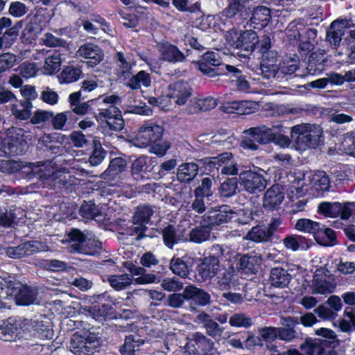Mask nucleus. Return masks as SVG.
Wrapping results in <instances>:
<instances>
[{"mask_svg": "<svg viewBox=\"0 0 355 355\" xmlns=\"http://www.w3.org/2000/svg\"><path fill=\"white\" fill-rule=\"evenodd\" d=\"M291 137L297 150L315 148L323 143V130L320 125L301 123L291 128Z\"/></svg>", "mask_w": 355, "mask_h": 355, "instance_id": "f257e3e1", "label": "nucleus"}, {"mask_svg": "<svg viewBox=\"0 0 355 355\" xmlns=\"http://www.w3.org/2000/svg\"><path fill=\"white\" fill-rule=\"evenodd\" d=\"M153 213L154 210L150 205L138 206L132 218V225L127 227L126 233L130 236L136 235L137 241L145 237L146 224L149 223Z\"/></svg>", "mask_w": 355, "mask_h": 355, "instance_id": "f03ea898", "label": "nucleus"}, {"mask_svg": "<svg viewBox=\"0 0 355 355\" xmlns=\"http://www.w3.org/2000/svg\"><path fill=\"white\" fill-rule=\"evenodd\" d=\"M239 184L246 192L257 194L263 191L267 180L260 173L252 170H243L239 174Z\"/></svg>", "mask_w": 355, "mask_h": 355, "instance_id": "7ed1b4c3", "label": "nucleus"}, {"mask_svg": "<svg viewBox=\"0 0 355 355\" xmlns=\"http://www.w3.org/2000/svg\"><path fill=\"white\" fill-rule=\"evenodd\" d=\"M164 132L163 128L154 123H148L141 126L134 139L135 145L144 148L160 140Z\"/></svg>", "mask_w": 355, "mask_h": 355, "instance_id": "20e7f679", "label": "nucleus"}, {"mask_svg": "<svg viewBox=\"0 0 355 355\" xmlns=\"http://www.w3.org/2000/svg\"><path fill=\"white\" fill-rule=\"evenodd\" d=\"M235 212L230 206L224 205L211 208L202 216V220L207 226L222 225L231 221Z\"/></svg>", "mask_w": 355, "mask_h": 355, "instance_id": "39448f33", "label": "nucleus"}, {"mask_svg": "<svg viewBox=\"0 0 355 355\" xmlns=\"http://www.w3.org/2000/svg\"><path fill=\"white\" fill-rule=\"evenodd\" d=\"M69 238V251L72 253H82L93 255L94 250H92L89 245L94 244L96 248L101 247L98 241H87L85 235L78 229H72L68 234Z\"/></svg>", "mask_w": 355, "mask_h": 355, "instance_id": "423d86ee", "label": "nucleus"}, {"mask_svg": "<svg viewBox=\"0 0 355 355\" xmlns=\"http://www.w3.org/2000/svg\"><path fill=\"white\" fill-rule=\"evenodd\" d=\"M227 6L222 11L223 17L232 19L238 17L240 19H248L250 7L257 3V0H227Z\"/></svg>", "mask_w": 355, "mask_h": 355, "instance_id": "0eeeda50", "label": "nucleus"}, {"mask_svg": "<svg viewBox=\"0 0 355 355\" xmlns=\"http://www.w3.org/2000/svg\"><path fill=\"white\" fill-rule=\"evenodd\" d=\"M271 19L270 9L264 6L250 7L248 13V19H240L241 22H247L249 27L261 28L266 27Z\"/></svg>", "mask_w": 355, "mask_h": 355, "instance_id": "6e6552de", "label": "nucleus"}, {"mask_svg": "<svg viewBox=\"0 0 355 355\" xmlns=\"http://www.w3.org/2000/svg\"><path fill=\"white\" fill-rule=\"evenodd\" d=\"M223 266L216 256H207L200 260L197 272L202 282L211 281Z\"/></svg>", "mask_w": 355, "mask_h": 355, "instance_id": "1a4fd4ad", "label": "nucleus"}, {"mask_svg": "<svg viewBox=\"0 0 355 355\" xmlns=\"http://www.w3.org/2000/svg\"><path fill=\"white\" fill-rule=\"evenodd\" d=\"M119 100V98L117 96L111 95L105 96L101 101H99L98 105L100 107L98 114L95 116L96 120L101 123H106L110 119L119 115L120 110L114 105Z\"/></svg>", "mask_w": 355, "mask_h": 355, "instance_id": "9d476101", "label": "nucleus"}, {"mask_svg": "<svg viewBox=\"0 0 355 355\" xmlns=\"http://www.w3.org/2000/svg\"><path fill=\"white\" fill-rule=\"evenodd\" d=\"M11 143H8L10 153L18 155L23 153L27 147L28 140H31L30 132H26L24 130L18 128H11L9 129Z\"/></svg>", "mask_w": 355, "mask_h": 355, "instance_id": "9b49d317", "label": "nucleus"}, {"mask_svg": "<svg viewBox=\"0 0 355 355\" xmlns=\"http://www.w3.org/2000/svg\"><path fill=\"white\" fill-rule=\"evenodd\" d=\"M170 98L174 99L178 105H184L187 103L192 94L191 85L184 81H178L168 86Z\"/></svg>", "mask_w": 355, "mask_h": 355, "instance_id": "f8f14e48", "label": "nucleus"}, {"mask_svg": "<svg viewBox=\"0 0 355 355\" xmlns=\"http://www.w3.org/2000/svg\"><path fill=\"white\" fill-rule=\"evenodd\" d=\"M76 55L87 60L86 62L91 67L98 64L103 58L101 49L92 43L81 45L76 52Z\"/></svg>", "mask_w": 355, "mask_h": 355, "instance_id": "ddd939ff", "label": "nucleus"}, {"mask_svg": "<svg viewBox=\"0 0 355 355\" xmlns=\"http://www.w3.org/2000/svg\"><path fill=\"white\" fill-rule=\"evenodd\" d=\"M349 22L345 19L335 20L327 30L326 40L330 46L336 49L340 44L343 29L348 26Z\"/></svg>", "mask_w": 355, "mask_h": 355, "instance_id": "4468645a", "label": "nucleus"}, {"mask_svg": "<svg viewBox=\"0 0 355 355\" xmlns=\"http://www.w3.org/2000/svg\"><path fill=\"white\" fill-rule=\"evenodd\" d=\"M284 198L283 189L279 184L271 186L265 193L263 206L269 210L276 209Z\"/></svg>", "mask_w": 355, "mask_h": 355, "instance_id": "2eb2a0df", "label": "nucleus"}, {"mask_svg": "<svg viewBox=\"0 0 355 355\" xmlns=\"http://www.w3.org/2000/svg\"><path fill=\"white\" fill-rule=\"evenodd\" d=\"M259 257L257 255L238 256L236 263L237 271L244 275H254L259 270Z\"/></svg>", "mask_w": 355, "mask_h": 355, "instance_id": "dca6fc26", "label": "nucleus"}, {"mask_svg": "<svg viewBox=\"0 0 355 355\" xmlns=\"http://www.w3.org/2000/svg\"><path fill=\"white\" fill-rule=\"evenodd\" d=\"M234 270L232 268H226L224 266L210 281L213 287L220 291L228 290L234 284Z\"/></svg>", "mask_w": 355, "mask_h": 355, "instance_id": "f3484780", "label": "nucleus"}, {"mask_svg": "<svg viewBox=\"0 0 355 355\" xmlns=\"http://www.w3.org/2000/svg\"><path fill=\"white\" fill-rule=\"evenodd\" d=\"M236 49L248 54L254 51L256 45L259 42V37L257 33L252 30L242 31L236 41Z\"/></svg>", "mask_w": 355, "mask_h": 355, "instance_id": "a211bd4d", "label": "nucleus"}, {"mask_svg": "<svg viewBox=\"0 0 355 355\" xmlns=\"http://www.w3.org/2000/svg\"><path fill=\"white\" fill-rule=\"evenodd\" d=\"M24 216L25 211L20 207L11 206L5 208L0 211V225L6 227H12Z\"/></svg>", "mask_w": 355, "mask_h": 355, "instance_id": "6ab92c4d", "label": "nucleus"}, {"mask_svg": "<svg viewBox=\"0 0 355 355\" xmlns=\"http://www.w3.org/2000/svg\"><path fill=\"white\" fill-rule=\"evenodd\" d=\"M326 49H318L310 54L306 67V75H314L322 71L325 62Z\"/></svg>", "mask_w": 355, "mask_h": 355, "instance_id": "aec40b11", "label": "nucleus"}, {"mask_svg": "<svg viewBox=\"0 0 355 355\" xmlns=\"http://www.w3.org/2000/svg\"><path fill=\"white\" fill-rule=\"evenodd\" d=\"M159 51L162 58L170 62H184L186 60L184 53L176 46L169 43L161 44L159 46Z\"/></svg>", "mask_w": 355, "mask_h": 355, "instance_id": "412c9836", "label": "nucleus"}, {"mask_svg": "<svg viewBox=\"0 0 355 355\" xmlns=\"http://www.w3.org/2000/svg\"><path fill=\"white\" fill-rule=\"evenodd\" d=\"M198 165L194 162L182 163L177 169V180L181 183H189L198 175Z\"/></svg>", "mask_w": 355, "mask_h": 355, "instance_id": "4be33fe9", "label": "nucleus"}, {"mask_svg": "<svg viewBox=\"0 0 355 355\" xmlns=\"http://www.w3.org/2000/svg\"><path fill=\"white\" fill-rule=\"evenodd\" d=\"M236 143V139L232 133H228L224 130H220L212 136L209 144L216 148L221 149H230L234 146Z\"/></svg>", "mask_w": 355, "mask_h": 355, "instance_id": "5701e85b", "label": "nucleus"}, {"mask_svg": "<svg viewBox=\"0 0 355 355\" xmlns=\"http://www.w3.org/2000/svg\"><path fill=\"white\" fill-rule=\"evenodd\" d=\"M21 332L16 325V320L10 318L0 325V338L5 341H12L21 336Z\"/></svg>", "mask_w": 355, "mask_h": 355, "instance_id": "b1692460", "label": "nucleus"}, {"mask_svg": "<svg viewBox=\"0 0 355 355\" xmlns=\"http://www.w3.org/2000/svg\"><path fill=\"white\" fill-rule=\"evenodd\" d=\"M114 60L117 66L116 75L121 81L128 80L132 75V63L122 52H118Z\"/></svg>", "mask_w": 355, "mask_h": 355, "instance_id": "393cba45", "label": "nucleus"}, {"mask_svg": "<svg viewBox=\"0 0 355 355\" xmlns=\"http://www.w3.org/2000/svg\"><path fill=\"white\" fill-rule=\"evenodd\" d=\"M243 133L251 135L255 141L262 144H268L272 139V129L263 125L245 130Z\"/></svg>", "mask_w": 355, "mask_h": 355, "instance_id": "a878e982", "label": "nucleus"}, {"mask_svg": "<svg viewBox=\"0 0 355 355\" xmlns=\"http://www.w3.org/2000/svg\"><path fill=\"white\" fill-rule=\"evenodd\" d=\"M126 168V162L122 157H115L112 159L107 168L101 174V178L104 180H114L116 175L124 171Z\"/></svg>", "mask_w": 355, "mask_h": 355, "instance_id": "bb28decb", "label": "nucleus"}, {"mask_svg": "<svg viewBox=\"0 0 355 355\" xmlns=\"http://www.w3.org/2000/svg\"><path fill=\"white\" fill-rule=\"evenodd\" d=\"M144 344V340L137 334H130L125 336L124 344L120 348L121 355H135L139 350L140 346Z\"/></svg>", "mask_w": 355, "mask_h": 355, "instance_id": "cd10ccee", "label": "nucleus"}, {"mask_svg": "<svg viewBox=\"0 0 355 355\" xmlns=\"http://www.w3.org/2000/svg\"><path fill=\"white\" fill-rule=\"evenodd\" d=\"M324 345H327L326 340L309 338L300 345V347L307 355H323Z\"/></svg>", "mask_w": 355, "mask_h": 355, "instance_id": "c85d7f7f", "label": "nucleus"}, {"mask_svg": "<svg viewBox=\"0 0 355 355\" xmlns=\"http://www.w3.org/2000/svg\"><path fill=\"white\" fill-rule=\"evenodd\" d=\"M291 280V275L282 268H274L270 270V283L277 288H284L288 285Z\"/></svg>", "mask_w": 355, "mask_h": 355, "instance_id": "c756f323", "label": "nucleus"}, {"mask_svg": "<svg viewBox=\"0 0 355 355\" xmlns=\"http://www.w3.org/2000/svg\"><path fill=\"white\" fill-rule=\"evenodd\" d=\"M338 327L345 333L355 331V307L347 306L345 309L343 317L338 320Z\"/></svg>", "mask_w": 355, "mask_h": 355, "instance_id": "7c9ffc66", "label": "nucleus"}, {"mask_svg": "<svg viewBox=\"0 0 355 355\" xmlns=\"http://www.w3.org/2000/svg\"><path fill=\"white\" fill-rule=\"evenodd\" d=\"M271 236L265 225L253 227L244 236V239L255 243H266L270 241Z\"/></svg>", "mask_w": 355, "mask_h": 355, "instance_id": "2f4dec72", "label": "nucleus"}, {"mask_svg": "<svg viewBox=\"0 0 355 355\" xmlns=\"http://www.w3.org/2000/svg\"><path fill=\"white\" fill-rule=\"evenodd\" d=\"M107 281L110 286L116 291L125 289L131 285L132 279L127 273L121 275H111L107 277Z\"/></svg>", "mask_w": 355, "mask_h": 355, "instance_id": "473e14b6", "label": "nucleus"}, {"mask_svg": "<svg viewBox=\"0 0 355 355\" xmlns=\"http://www.w3.org/2000/svg\"><path fill=\"white\" fill-rule=\"evenodd\" d=\"M33 104L31 101L24 99L12 105V113L15 118L20 120H26L30 118Z\"/></svg>", "mask_w": 355, "mask_h": 355, "instance_id": "72a5a7b5", "label": "nucleus"}, {"mask_svg": "<svg viewBox=\"0 0 355 355\" xmlns=\"http://www.w3.org/2000/svg\"><path fill=\"white\" fill-rule=\"evenodd\" d=\"M126 85L132 89H138L141 86L148 87L150 85V75L145 71H140L135 76H130Z\"/></svg>", "mask_w": 355, "mask_h": 355, "instance_id": "f704fd0d", "label": "nucleus"}, {"mask_svg": "<svg viewBox=\"0 0 355 355\" xmlns=\"http://www.w3.org/2000/svg\"><path fill=\"white\" fill-rule=\"evenodd\" d=\"M36 289L26 286H21L16 294L17 302L21 305H29L36 301Z\"/></svg>", "mask_w": 355, "mask_h": 355, "instance_id": "c9c22d12", "label": "nucleus"}, {"mask_svg": "<svg viewBox=\"0 0 355 355\" xmlns=\"http://www.w3.org/2000/svg\"><path fill=\"white\" fill-rule=\"evenodd\" d=\"M53 331L49 320H36L33 335L42 340H50L53 337Z\"/></svg>", "mask_w": 355, "mask_h": 355, "instance_id": "e433bc0d", "label": "nucleus"}, {"mask_svg": "<svg viewBox=\"0 0 355 355\" xmlns=\"http://www.w3.org/2000/svg\"><path fill=\"white\" fill-rule=\"evenodd\" d=\"M295 227L297 230L315 234L323 230V225L308 218L298 219Z\"/></svg>", "mask_w": 355, "mask_h": 355, "instance_id": "4c0bfd02", "label": "nucleus"}, {"mask_svg": "<svg viewBox=\"0 0 355 355\" xmlns=\"http://www.w3.org/2000/svg\"><path fill=\"white\" fill-rule=\"evenodd\" d=\"M253 105L254 103L252 101H232L224 103L223 108L228 112H232L233 110H235L237 114H245L251 112Z\"/></svg>", "mask_w": 355, "mask_h": 355, "instance_id": "58836bf2", "label": "nucleus"}, {"mask_svg": "<svg viewBox=\"0 0 355 355\" xmlns=\"http://www.w3.org/2000/svg\"><path fill=\"white\" fill-rule=\"evenodd\" d=\"M282 241L286 248L293 251L304 249L309 246L308 241L304 237L298 235L287 236Z\"/></svg>", "mask_w": 355, "mask_h": 355, "instance_id": "ea45409f", "label": "nucleus"}, {"mask_svg": "<svg viewBox=\"0 0 355 355\" xmlns=\"http://www.w3.org/2000/svg\"><path fill=\"white\" fill-rule=\"evenodd\" d=\"M201 226L192 229L189 233V239L191 241L200 243L208 240L210 237V228L202 221Z\"/></svg>", "mask_w": 355, "mask_h": 355, "instance_id": "a19ab883", "label": "nucleus"}, {"mask_svg": "<svg viewBox=\"0 0 355 355\" xmlns=\"http://www.w3.org/2000/svg\"><path fill=\"white\" fill-rule=\"evenodd\" d=\"M19 35V27L14 26L7 29L0 35V49L10 48L17 40Z\"/></svg>", "mask_w": 355, "mask_h": 355, "instance_id": "79ce46f5", "label": "nucleus"}, {"mask_svg": "<svg viewBox=\"0 0 355 355\" xmlns=\"http://www.w3.org/2000/svg\"><path fill=\"white\" fill-rule=\"evenodd\" d=\"M193 107V112H207L215 108L217 105V101L212 97H206L204 98H195L191 101Z\"/></svg>", "mask_w": 355, "mask_h": 355, "instance_id": "37998d69", "label": "nucleus"}, {"mask_svg": "<svg viewBox=\"0 0 355 355\" xmlns=\"http://www.w3.org/2000/svg\"><path fill=\"white\" fill-rule=\"evenodd\" d=\"M170 270L173 274L182 278H187L189 268L186 262L180 258L173 257L170 261Z\"/></svg>", "mask_w": 355, "mask_h": 355, "instance_id": "c03bdc74", "label": "nucleus"}, {"mask_svg": "<svg viewBox=\"0 0 355 355\" xmlns=\"http://www.w3.org/2000/svg\"><path fill=\"white\" fill-rule=\"evenodd\" d=\"M193 340L197 349L202 352H211L214 350V342L200 332L193 334Z\"/></svg>", "mask_w": 355, "mask_h": 355, "instance_id": "a18cd8bd", "label": "nucleus"}, {"mask_svg": "<svg viewBox=\"0 0 355 355\" xmlns=\"http://www.w3.org/2000/svg\"><path fill=\"white\" fill-rule=\"evenodd\" d=\"M340 203L338 202H322L318 205V212L326 217L336 218L339 216Z\"/></svg>", "mask_w": 355, "mask_h": 355, "instance_id": "49530a36", "label": "nucleus"}, {"mask_svg": "<svg viewBox=\"0 0 355 355\" xmlns=\"http://www.w3.org/2000/svg\"><path fill=\"white\" fill-rule=\"evenodd\" d=\"M229 324L232 327L247 329L252 325V320L243 313H236L230 317Z\"/></svg>", "mask_w": 355, "mask_h": 355, "instance_id": "de8ad7c7", "label": "nucleus"}, {"mask_svg": "<svg viewBox=\"0 0 355 355\" xmlns=\"http://www.w3.org/2000/svg\"><path fill=\"white\" fill-rule=\"evenodd\" d=\"M73 178L67 173L61 171L55 172L54 176L52 178L51 182L49 185L54 188H63L67 187L69 185L73 184Z\"/></svg>", "mask_w": 355, "mask_h": 355, "instance_id": "09e8293b", "label": "nucleus"}, {"mask_svg": "<svg viewBox=\"0 0 355 355\" xmlns=\"http://www.w3.org/2000/svg\"><path fill=\"white\" fill-rule=\"evenodd\" d=\"M232 158L233 155L232 153L225 152L218 156L207 158L205 164L209 168L218 169L219 167H223L229 164L232 160Z\"/></svg>", "mask_w": 355, "mask_h": 355, "instance_id": "8fccbe9b", "label": "nucleus"}, {"mask_svg": "<svg viewBox=\"0 0 355 355\" xmlns=\"http://www.w3.org/2000/svg\"><path fill=\"white\" fill-rule=\"evenodd\" d=\"M41 32V26L35 21H31L26 25L21 33V39L23 42H31Z\"/></svg>", "mask_w": 355, "mask_h": 355, "instance_id": "3c124183", "label": "nucleus"}, {"mask_svg": "<svg viewBox=\"0 0 355 355\" xmlns=\"http://www.w3.org/2000/svg\"><path fill=\"white\" fill-rule=\"evenodd\" d=\"M106 151L103 148L101 142L98 139L93 140V150L89 158L92 166L99 165L105 159Z\"/></svg>", "mask_w": 355, "mask_h": 355, "instance_id": "603ef678", "label": "nucleus"}, {"mask_svg": "<svg viewBox=\"0 0 355 355\" xmlns=\"http://www.w3.org/2000/svg\"><path fill=\"white\" fill-rule=\"evenodd\" d=\"M81 73L82 71L78 67H66L60 75V82L65 83H73L80 78Z\"/></svg>", "mask_w": 355, "mask_h": 355, "instance_id": "864d4df0", "label": "nucleus"}, {"mask_svg": "<svg viewBox=\"0 0 355 355\" xmlns=\"http://www.w3.org/2000/svg\"><path fill=\"white\" fill-rule=\"evenodd\" d=\"M312 293L326 295L334 292V286L326 279H315L312 283Z\"/></svg>", "mask_w": 355, "mask_h": 355, "instance_id": "5fc2aeb1", "label": "nucleus"}, {"mask_svg": "<svg viewBox=\"0 0 355 355\" xmlns=\"http://www.w3.org/2000/svg\"><path fill=\"white\" fill-rule=\"evenodd\" d=\"M147 159V157L141 156L132 162L131 171L135 179L139 180L144 178L142 173H145L148 168Z\"/></svg>", "mask_w": 355, "mask_h": 355, "instance_id": "6e6d98bb", "label": "nucleus"}, {"mask_svg": "<svg viewBox=\"0 0 355 355\" xmlns=\"http://www.w3.org/2000/svg\"><path fill=\"white\" fill-rule=\"evenodd\" d=\"M239 178H227L221 183L219 187V193L220 196L230 198L233 196L236 191Z\"/></svg>", "mask_w": 355, "mask_h": 355, "instance_id": "4d7b16f0", "label": "nucleus"}, {"mask_svg": "<svg viewBox=\"0 0 355 355\" xmlns=\"http://www.w3.org/2000/svg\"><path fill=\"white\" fill-rule=\"evenodd\" d=\"M162 238L165 245L171 249L173 248V245L178 243L179 241L176 230L172 225H168L163 229Z\"/></svg>", "mask_w": 355, "mask_h": 355, "instance_id": "13d9d810", "label": "nucleus"}, {"mask_svg": "<svg viewBox=\"0 0 355 355\" xmlns=\"http://www.w3.org/2000/svg\"><path fill=\"white\" fill-rule=\"evenodd\" d=\"M304 30V24L297 21H292L288 24L285 32L290 41L300 40L302 37V32Z\"/></svg>", "mask_w": 355, "mask_h": 355, "instance_id": "bf43d9fd", "label": "nucleus"}, {"mask_svg": "<svg viewBox=\"0 0 355 355\" xmlns=\"http://www.w3.org/2000/svg\"><path fill=\"white\" fill-rule=\"evenodd\" d=\"M80 215L86 219H93L101 214L97 205L92 202H84L79 209Z\"/></svg>", "mask_w": 355, "mask_h": 355, "instance_id": "052dcab7", "label": "nucleus"}, {"mask_svg": "<svg viewBox=\"0 0 355 355\" xmlns=\"http://www.w3.org/2000/svg\"><path fill=\"white\" fill-rule=\"evenodd\" d=\"M55 172L56 171L51 162L44 163L37 171H35L40 179L46 181L49 184L51 182Z\"/></svg>", "mask_w": 355, "mask_h": 355, "instance_id": "680f3d73", "label": "nucleus"}, {"mask_svg": "<svg viewBox=\"0 0 355 355\" xmlns=\"http://www.w3.org/2000/svg\"><path fill=\"white\" fill-rule=\"evenodd\" d=\"M61 65V59L59 55L49 56L44 65V71L46 74H54L57 73Z\"/></svg>", "mask_w": 355, "mask_h": 355, "instance_id": "e2e57ef3", "label": "nucleus"}, {"mask_svg": "<svg viewBox=\"0 0 355 355\" xmlns=\"http://www.w3.org/2000/svg\"><path fill=\"white\" fill-rule=\"evenodd\" d=\"M183 283L175 277H166L161 283V287L168 292H177L180 291L183 288Z\"/></svg>", "mask_w": 355, "mask_h": 355, "instance_id": "0e129e2a", "label": "nucleus"}, {"mask_svg": "<svg viewBox=\"0 0 355 355\" xmlns=\"http://www.w3.org/2000/svg\"><path fill=\"white\" fill-rule=\"evenodd\" d=\"M69 347L73 353H86L85 338L78 334H73Z\"/></svg>", "mask_w": 355, "mask_h": 355, "instance_id": "69168bd1", "label": "nucleus"}, {"mask_svg": "<svg viewBox=\"0 0 355 355\" xmlns=\"http://www.w3.org/2000/svg\"><path fill=\"white\" fill-rule=\"evenodd\" d=\"M203 327L207 334L214 338L222 336L224 331V329L212 318Z\"/></svg>", "mask_w": 355, "mask_h": 355, "instance_id": "338daca9", "label": "nucleus"}, {"mask_svg": "<svg viewBox=\"0 0 355 355\" xmlns=\"http://www.w3.org/2000/svg\"><path fill=\"white\" fill-rule=\"evenodd\" d=\"M314 187L318 191H327L330 186V180L328 175L323 171L315 175L313 178Z\"/></svg>", "mask_w": 355, "mask_h": 355, "instance_id": "774afa93", "label": "nucleus"}]
</instances>
